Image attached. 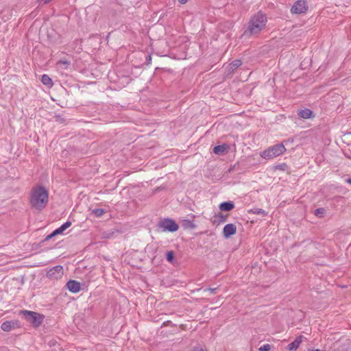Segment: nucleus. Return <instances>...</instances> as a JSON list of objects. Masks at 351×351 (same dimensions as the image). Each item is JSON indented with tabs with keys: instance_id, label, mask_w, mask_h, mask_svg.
Instances as JSON below:
<instances>
[{
	"instance_id": "nucleus-1",
	"label": "nucleus",
	"mask_w": 351,
	"mask_h": 351,
	"mask_svg": "<svg viewBox=\"0 0 351 351\" xmlns=\"http://www.w3.org/2000/svg\"><path fill=\"white\" fill-rule=\"evenodd\" d=\"M49 200L48 191L41 186L33 187L30 192V206L38 210H43L47 204Z\"/></svg>"
},
{
	"instance_id": "nucleus-2",
	"label": "nucleus",
	"mask_w": 351,
	"mask_h": 351,
	"mask_svg": "<svg viewBox=\"0 0 351 351\" xmlns=\"http://www.w3.org/2000/svg\"><path fill=\"white\" fill-rule=\"evenodd\" d=\"M267 17L263 13L258 12L254 15L247 23V28L243 32V36L251 37L258 35L265 29Z\"/></svg>"
},
{
	"instance_id": "nucleus-3",
	"label": "nucleus",
	"mask_w": 351,
	"mask_h": 351,
	"mask_svg": "<svg viewBox=\"0 0 351 351\" xmlns=\"http://www.w3.org/2000/svg\"><path fill=\"white\" fill-rule=\"evenodd\" d=\"M286 151V148L283 144H277L269 147L268 149L261 152L260 155L266 160H270L282 155Z\"/></svg>"
},
{
	"instance_id": "nucleus-4",
	"label": "nucleus",
	"mask_w": 351,
	"mask_h": 351,
	"mask_svg": "<svg viewBox=\"0 0 351 351\" xmlns=\"http://www.w3.org/2000/svg\"><path fill=\"white\" fill-rule=\"evenodd\" d=\"M22 313L23 314L25 319L27 322L33 324L34 326H39L43 321L42 317L38 313L34 311H24L22 312Z\"/></svg>"
},
{
	"instance_id": "nucleus-5",
	"label": "nucleus",
	"mask_w": 351,
	"mask_h": 351,
	"mask_svg": "<svg viewBox=\"0 0 351 351\" xmlns=\"http://www.w3.org/2000/svg\"><path fill=\"white\" fill-rule=\"evenodd\" d=\"M158 226L162 229V231L166 232H176L178 230V225L172 219H165L161 220Z\"/></svg>"
},
{
	"instance_id": "nucleus-6",
	"label": "nucleus",
	"mask_w": 351,
	"mask_h": 351,
	"mask_svg": "<svg viewBox=\"0 0 351 351\" xmlns=\"http://www.w3.org/2000/svg\"><path fill=\"white\" fill-rule=\"evenodd\" d=\"M307 10L306 2L305 0H298L292 6L291 11L294 14L304 13Z\"/></svg>"
},
{
	"instance_id": "nucleus-7",
	"label": "nucleus",
	"mask_w": 351,
	"mask_h": 351,
	"mask_svg": "<svg viewBox=\"0 0 351 351\" xmlns=\"http://www.w3.org/2000/svg\"><path fill=\"white\" fill-rule=\"evenodd\" d=\"M62 275L63 267L60 265H57L52 267L47 273V277L51 279H59L62 276Z\"/></svg>"
},
{
	"instance_id": "nucleus-8",
	"label": "nucleus",
	"mask_w": 351,
	"mask_h": 351,
	"mask_svg": "<svg viewBox=\"0 0 351 351\" xmlns=\"http://www.w3.org/2000/svg\"><path fill=\"white\" fill-rule=\"evenodd\" d=\"M19 327V322L17 320H11V321H6L4 322L1 324V329L3 331L9 332L12 330H14L15 328H17Z\"/></svg>"
},
{
	"instance_id": "nucleus-9",
	"label": "nucleus",
	"mask_w": 351,
	"mask_h": 351,
	"mask_svg": "<svg viewBox=\"0 0 351 351\" xmlns=\"http://www.w3.org/2000/svg\"><path fill=\"white\" fill-rule=\"evenodd\" d=\"M237 232V227L233 223L226 224L223 229V235L225 238L228 239L232 235L234 234Z\"/></svg>"
},
{
	"instance_id": "nucleus-10",
	"label": "nucleus",
	"mask_w": 351,
	"mask_h": 351,
	"mask_svg": "<svg viewBox=\"0 0 351 351\" xmlns=\"http://www.w3.org/2000/svg\"><path fill=\"white\" fill-rule=\"evenodd\" d=\"M242 64V62L240 60H235L232 61L226 67V72L228 75L234 72L237 68Z\"/></svg>"
},
{
	"instance_id": "nucleus-11",
	"label": "nucleus",
	"mask_w": 351,
	"mask_h": 351,
	"mask_svg": "<svg viewBox=\"0 0 351 351\" xmlns=\"http://www.w3.org/2000/svg\"><path fill=\"white\" fill-rule=\"evenodd\" d=\"M66 287L72 293H77L80 291V283L76 280H69L66 283Z\"/></svg>"
},
{
	"instance_id": "nucleus-12",
	"label": "nucleus",
	"mask_w": 351,
	"mask_h": 351,
	"mask_svg": "<svg viewBox=\"0 0 351 351\" xmlns=\"http://www.w3.org/2000/svg\"><path fill=\"white\" fill-rule=\"evenodd\" d=\"M303 337H298L292 343L287 346V349L291 351L296 350L302 342Z\"/></svg>"
},
{
	"instance_id": "nucleus-13",
	"label": "nucleus",
	"mask_w": 351,
	"mask_h": 351,
	"mask_svg": "<svg viewBox=\"0 0 351 351\" xmlns=\"http://www.w3.org/2000/svg\"><path fill=\"white\" fill-rule=\"evenodd\" d=\"M298 114L302 119H310L313 117V112L308 108L299 110Z\"/></svg>"
},
{
	"instance_id": "nucleus-14",
	"label": "nucleus",
	"mask_w": 351,
	"mask_h": 351,
	"mask_svg": "<svg viewBox=\"0 0 351 351\" xmlns=\"http://www.w3.org/2000/svg\"><path fill=\"white\" fill-rule=\"evenodd\" d=\"M228 149V145L226 144L217 145L214 147L213 152L217 155H222L225 154Z\"/></svg>"
},
{
	"instance_id": "nucleus-15",
	"label": "nucleus",
	"mask_w": 351,
	"mask_h": 351,
	"mask_svg": "<svg viewBox=\"0 0 351 351\" xmlns=\"http://www.w3.org/2000/svg\"><path fill=\"white\" fill-rule=\"evenodd\" d=\"M234 207V205L232 202H223L219 204V209L221 211H230L232 209H233Z\"/></svg>"
},
{
	"instance_id": "nucleus-16",
	"label": "nucleus",
	"mask_w": 351,
	"mask_h": 351,
	"mask_svg": "<svg viewBox=\"0 0 351 351\" xmlns=\"http://www.w3.org/2000/svg\"><path fill=\"white\" fill-rule=\"evenodd\" d=\"M182 226L184 228L193 229L195 228V225L194 224V223L192 221L189 220V219L182 220Z\"/></svg>"
},
{
	"instance_id": "nucleus-17",
	"label": "nucleus",
	"mask_w": 351,
	"mask_h": 351,
	"mask_svg": "<svg viewBox=\"0 0 351 351\" xmlns=\"http://www.w3.org/2000/svg\"><path fill=\"white\" fill-rule=\"evenodd\" d=\"M41 81L45 86H51L53 85L51 79L46 74L42 76Z\"/></svg>"
},
{
	"instance_id": "nucleus-18",
	"label": "nucleus",
	"mask_w": 351,
	"mask_h": 351,
	"mask_svg": "<svg viewBox=\"0 0 351 351\" xmlns=\"http://www.w3.org/2000/svg\"><path fill=\"white\" fill-rule=\"evenodd\" d=\"M69 64L70 62L65 59H62L57 62V65L59 66V68L62 69H66Z\"/></svg>"
},
{
	"instance_id": "nucleus-19",
	"label": "nucleus",
	"mask_w": 351,
	"mask_h": 351,
	"mask_svg": "<svg viewBox=\"0 0 351 351\" xmlns=\"http://www.w3.org/2000/svg\"><path fill=\"white\" fill-rule=\"evenodd\" d=\"M105 210L103 208H95L92 210L91 213L93 214L95 217H101L104 213H105Z\"/></svg>"
},
{
	"instance_id": "nucleus-20",
	"label": "nucleus",
	"mask_w": 351,
	"mask_h": 351,
	"mask_svg": "<svg viewBox=\"0 0 351 351\" xmlns=\"http://www.w3.org/2000/svg\"><path fill=\"white\" fill-rule=\"evenodd\" d=\"M249 213L256 215H262L263 216L267 215V213L264 210L261 208L251 209L250 210H249Z\"/></svg>"
},
{
	"instance_id": "nucleus-21",
	"label": "nucleus",
	"mask_w": 351,
	"mask_h": 351,
	"mask_svg": "<svg viewBox=\"0 0 351 351\" xmlns=\"http://www.w3.org/2000/svg\"><path fill=\"white\" fill-rule=\"evenodd\" d=\"M325 213H326V210L323 208H319L316 209L314 212L315 215L318 217H320V218L323 217L324 216Z\"/></svg>"
},
{
	"instance_id": "nucleus-22",
	"label": "nucleus",
	"mask_w": 351,
	"mask_h": 351,
	"mask_svg": "<svg viewBox=\"0 0 351 351\" xmlns=\"http://www.w3.org/2000/svg\"><path fill=\"white\" fill-rule=\"evenodd\" d=\"M63 232H64V230L62 229L61 227H60V228H57L56 230H55L51 234H49L47 237V239H51L57 234H62Z\"/></svg>"
},
{
	"instance_id": "nucleus-23",
	"label": "nucleus",
	"mask_w": 351,
	"mask_h": 351,
	"mask_svg": "<svg viewBox=\"0 0 351 351\" xmlns=\"http://www.w3.org/2000/svg\"><path fill=\"white\" fill-rule=\"evenodd\" d=\"M174 259V254L173 252L170 251L167 253V260L169 263H173Z\"/></svg>"
},
{
	"instance_id": "nucleus-24",
	"label": "nucleus",
	"mask_w": 351,
	"mask_h": 351,
	"mask_svg": "<svg viewBox=\"0 0 351 351\" xmlns=\"http://www.w3.org/2000/svg\"><path fill=\"white\" fill-rule=\"evenodd\" d=\"M271 349L269 344H265L258 348L259 351H269Z\"/></svg>"
},
{
	"instance_id": "nucleus-25",
	"label": "nucleus",
	"mask_w": 351,
	"mask_h": 351,
	"mask_svg": "<svg viewBox=\"0 0 351 351\" xmlns=\"http://www.w3.org/2000/svg\"><path fill=\"white\" fill-rule=\"evenodd\" d=\"M71 226V221H66V223H64V224H62L60 227L62 228V229L64 230V231L65 230H66L68 228H69L70 226Z\"/></svg>"
},
{
	"instance_id": "nucleus-26",
	"label": "nucleus",
	"mask_w": 351,
	"mask_h": 351,
	"mask_svg": "<svg viewBox=\"0 0 351 351\" xmlns=\"http://www.w3.org/2000/svg\"><path fill=\"white\" fill-rule=\"evenodd\" d=\"M219 217H220V221L221 222H224L226 220V217H224L222 215H219Z\"/></svg>"
},
{
	"instance_id": "nucleus-27",
	"label": "nucleus",
	"mask_w": 351,
	"mask_h": 351,
	"mask_svg": "<svg viewBox=\"0 0 351 351\" xmlns=\"http://www.w3.org/2000/svg\"><path fill=\"white\" fill-rule=\"evenodd\" d=\"M40 2H43L44 3H49L51 0H39Z\"/></svg>"
},
{
	"instance_id": "nucleus-28",
	"label": "nucleus",
	"mask_w": 351,
	"mask_h": 351,
	"mask_svg": "<svg viewBox=\"0 0 351 351\" xmlns=\"http://www.w3.org/2000/svg\"><path fill=\"white\" fill-rule=\"evenodd\" d=\"M188 1V0H178V1H179L180 3H182V4H184V3H186V1Z\"/></svg>"
},
{
	"instance_id": "nucleus-29",
	"label": "nucleus",
	"mask_w": 351,
	"mask_h": 351,
	"mask_svg": "<svg viewBox=\"0 0 351 351\" xmlns=\"http://www.w3.org/2000/svg\"><path fill=\"white\" fill-rule=\"evenodd\" d=\"M193 351H206V350H204L202 348H196Z\"/></svg>"
},
{
	"instance_id": "nucleus-30",
	"label": "nucleus",
	"mask_w": 351,
	"mask_h": 351,
	"mask_svg": "<svg viewBox=\"0 0 351 351\" xmlns=\"http://www.w3.org/2000/svg\"><path fill=\"white\" fill-rule=\"evenodd\" d=\"M346 182L351 184V178H348L346 180Z\"/></svg>"
},
{
	"instance_id": "nucleus-31",
	"label": "nucleus",
	"mask_w": 351,
	"mask_h": 351,
	"mask_svg": "<svg viewBox=\"0 0 351 351\" xmlns=\"http://www.w3.org/2000/svg\"><path fill=\"white\" fill-rule=\"evenodd\" d=\"M56 120H57V121H60V117H59V116H56Z\"/></svg>"
},
{
	"instance_id": "nucleus-32",
	"label": "nucleus",
	"mask_w": 351,
	"mask_h": 351,
	"mask_svg": "<svg viewBox=\"0 0 351 351\" xmlns=\"http://www.w3.org/2000/svg\"><path fill=\"white\" fill-rule=\"evenodd\" d=\"M209 291H210L211 292H213L215 291V289H209Z\"/></svg>"
}]
</instances>
